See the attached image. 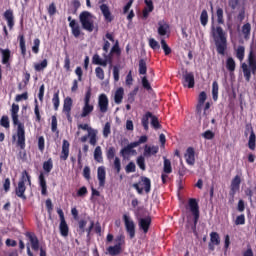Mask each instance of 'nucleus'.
Listing matches in <instances>:
<instances>
[{
	"mask_svg": "<svg viewBox=\"0 0 256 256\" xmlns=\"http://www.w3.org/2000/svg\"><path fill=\"white\" fill-rule=\"evenodd\" d=\"M12 123L16 128V134L12 136L13 141H16L17 147L25 149V124L19 121V104L13 103L10 109Z\"/></svg>",
	"mask_w": 256,
	"mask_h": 256,
	"instance_id": "1",
	"label": "nucleus"
},
{
	"mask_svg": "<svg viewBox=\"0 0 256 256\" xmlns=\"http://www.w3.org/2000/svg\"><path fill=\"white\" fill-rule=\"evenodd\" d=\"M212 35L218 55H225L227 51V32L221 26L212 27Z\"/></svg>",
	"mask_w": 256,
	"mask_h": 256,
	"instance_id": "2",
	"label": "nucleus"
},
{
	"mask_svg": "<svg viewBox=\"0 0 256 256\" xmlns=\"http://www.w3.org/2000/svg\"><path fill=\"white\" fill-rule=\"evenodd\" d=\"M78 129L87 131L86 135L79 138L80 143H87V140L89 139V143L92 145V147L97 145V141H99V138L97 137V135H99L98 129L89 126V124H79Z\"/></svg>",
	"mask_w": 256,
	"mask_h": 256,
	"instance_id": "3",
	"label": "nucleus"
},
{
	"mask_svg": "<svg viewBox=\"0 0 256 256\" xmlns=\"http://www.w3.org/2000/svg\"><path fill=\"white\" fill-rule=\"evenodd\" d=\"M248 65L243 63L241 66L245 81H247V83L251 81V73L252 75L256 74V54L253 50H250L248 54Z\"/></svg>",
	"mask_w": 256,
	"mask_h": 256,
	"instance_id": "4",
	"label": "nucleus"
},
{
	"mask_svg": "<svg viewBox=\"0 0 256 256\" xmlns=\"http://www.w3.org/2000/svg\"><path fill=\"white\" fill-rule=\"evenodd\" d=\"M25 183L31 185V175H29V172H27V170H24L22 172L21 178L18 182V187H16L15 189L16 196L20 199H23V201L27 200V196L25 195L27 187L25 186Z\"/></svg>",
	"mask_w": 256,
	"mask_h": 256,
	"instance_id": "5",
	"label": "nucleus"
},
{
	"mask_svg": "<svg viewBox=\"0 0 256 256\" xmlns=\"http://www.w3.org/2000/svg\"><path fill=\"white\" fill-rule=\"evenodd\" d=\"M79 21L84 31H88V33H93V31H95V21L93 20V14H91V12H81L79 15Z\"/></svg>",
	"mask_w": 256,
	"mask_h": 256,
	"instance_id": "6",
	"label": "nucleus"
},
{
	"mask_svg": "<svg viewBox=\"0 0 256 256\" xmlns=\"http://www.w3.org/2000/svg\"><path fill=\"white\" fill-rule=\"evenodd\" d=\"M134 189H136L138 195H143V191L146 194L151 193V179L145 176H141L140 180L137 183L132 185Z\"/></svg>",
	"mask_w": 256,
	"mask_h": 256,
	"instance_id": "7",
	"label": "nucleus"
},
{
	"mask_svg": "<svg viewBox=\"0 0 256 256\" xmlns=\"http://www.w3.org/2000/svg\"><path fill=\"white\" fill-rule=\"evenodd\" d=\"M91 91V88H88L85 93L84 106L82 107V112L80 114V117L82 119H85V117H89L95 109V106L91 104Z\"/></svg>",
	"mask_w": 256,
	"mask_h": 256,
	"instance_id": "8",
	"label": "nucleus"
},
{
	"mask_svg": "<svg viewBox=\"0 0 256 256\" xmlns=\"http://www.w3.org/2000/svg\"><path fill=\"white\" fill-rule=\"evenodd\" d=\"M149 141V137L147 135H142L137 141L128 144L126 147L122 148L120 153L122 157H126L127 155H131V153H135V147H139V145H143V143H147Z\"/></svg>",
	"mask_w": 256,
	"mask_h": 256,
	"instance_id": "9",
	"label": "nucleus"
},
{
	"mask_svg": "<svg viewBox=\"0 0 256 256\" xmlns=\"http://www.w3.org/2000/svg\"><path fill=\"white\" fill-rule=\"evenodd\" d=\"M25 236L29 239L33 251H40V256H47V248L39 247V238L33 232H26Z\"/></svg>",
	"mask_w": 256,
	"mask_h": 256,
	"instance_id": "10",
	"label": "nucleus"
},
{
	"mask_svg": "<svg viewBox=\"0 0 256 256\" xmlns=\"http://www.w3.org/2000/svg\"><path fill=\"white\" fill-rule=\"evenodd\" d=\"M188 207L194 217V228L197 227V223H199L200 211H199V202L197 199L190 198L188 200Z\"/></svg>",
	"mask_w": 256,
	"mask_h": 256,
	"instance_id": "11",
	"label": "nucleus"
},
{
	"mask_svg": "<svg viewBox=\"0 0 256 256\" xmlns=\"http://www.w3.org/2000/svg\"><path fill=\"white\" fill-rule=\"evenodd\" d=\"M123 221L126 229V233H128L130 239H135V221L129 217V215H123Z\"/></svg>",
	"mask_w": 256,
	"mask_h": 256,
	"instance_id": "12",
	"label": "nucleus"
},
{
	"mask_svg": "<svg viewBox=\"0 0 256 256\" xmlns=\"http://www.w3.org/2000/svg\"><path fill=\"white\" fill-rule=\"evenodd\" d=\"M71 109H73V99L71 97H66L64 99L62 113L66 115L67 121L73 123V117H71Z\"/></svg>",
	"mask_w": 256,
	"mask_h": 256,
	"instance_id": "13",
	"label": "nucleus"
},
{
	"mask_svg": "<svg viewBox=\"0 0 256 256\" xmlns=\"http://www.w3.org/2000/svg\"><path fill=\"white\" fill-rule=\"evenodd\" d=\"M241 189V175L237 174L232 180L230 184V191L229 195L232 197V199L235 198V195H237V191Z\"/></svg>",
	"mask_w": 256,
	"mask_h": 256,
	"instance_id": "14",
	"label": "nucleus"
},
{
	"mask_svg": "<svg viewBox=\"0 0 256 256\" xmlns=\"http://www.w3.org/2000/svg\"><path fill=\"white\" fill-rule=\"evenodd\" d=\"M98 107L100 113H107L109 111V98L107 94H100L98 97Z\"/></svg>",
	"mask_w": 256,
	"mask_h": 256,
	"instance_id": "15",
	"label": "nucleus"
},
{
	"mask_svg": "<svg viewBox=\"0 0 256 256\" xmlns=\"http://www.w3.org/2000/svg\"><path fill=\"white\" fill-rule=\"evenodd\" d=\"M151 216H147L145 218L138 219V227L140 231H143L144 235L149 233V229L151 227Z\"/></svg>",
	"mask_w": 256,
	"mask_h": 256,
	"instance_id": "16",
	"label": "nucleus"
},
{
	"mask_svg": "<svg viewBox=\"0 0 256 256\" xmlns=\"http://www.w3.org/2000/svg\"><path fill=\"white\" fill-rule=\"evenodd\" d=\"M69 27L72 31V35L76 38L79 39L81 37V26H79V23H77L76 20H73L71 16L68 17Z\"/></svg>",
	"mask_w": 256,
	"mask_h": 256,
	"instance_id": "17",
	"label": "nucleus"
},
{
	"mask_svg": "<svg viewBox=\"0 0 256 256\" xmlns=\"http://www.w3.org/2000/svg\"><path fill=\"white\" fill-rule=\"evenodd\" d=\"M183 85L184 87H188V89L195 87V75L193 72H186L183 75Z\"/></svg>",
	"mask_w": 256,
	"mask_h": 256,
	"instance_id": "18",
	"label": "nucleus"
},
{
	"mask_svg": "<svg viewBox=\"0 0 256 256\" xmlns=\"http://www.w3.org/2000/svg\"><path fill=\"white\" fill-rule=\"evenodd\" d=\"M3 17L8 25L9 30L13 31V27H15V16L13 15V10H6L3 14Z\"/></svg>",
	"mask_w": 256,
	"mask_h": 256,
	"instance_id": "19",
	"label": "nucleus"
},
{
	"mask_svg": "<svg viewBox=\"0 0 256 256\" xmlns=\"http://www.w3.org/2000/svg\"><path fill=\"white\" fill-rule=\"evenodd\" d=\"M106 177H107V171L105 170V166H99L97 169V179H98L99 187H105Z\"/></svg>",
	"mask_w": 256,
	"mask_h": 256,
	"instance_id": "20",
	"label": "nucleus"
},
{
	"mask_svg": "<svg viewBox=\"0 0 256 256\" xmlns=\"http://www.w3.org/2000/svg\"><path fill=\"white\" fill-rule=\"evenodd\" d=\"M17 40L19 41L20 53L25 59V57H27V44L25 41V34H19Z\"/></svg>",
	"mask_w": 256,
	"mask_h": 256,
	"instance_id": "21",
	"label": "nucleus"
},
{
	"mask_svg": "<svg viewBox=\"0 0 256 256\" xmlns=\"http://www.w3.org/2000/svg\"><path fill=\"white\" fill-rule=\"evenodd\" d=\"M184 157L188 165H195V148L188 147Z\"/></svg>",
	"mask_w": 256,
	"mask_h": 256,
	"instance_id": "22",
	"label": "nucleus"
},
{
	"mask_svg": "<svg viewBox=\"0 0 256 256\" xmlns=\"http://www.w3.org/2000/svg\"><path fill=\"white\" fill-rule=\"evenodd\" d=\"M159 153V146H149V145H145L144 146V152H143V156L144 157H152V155H156Z\"/></svg>",
	"mask_w": 256,
	"mask_h": 256,
	"instance_id": "23",
	"label": "nucleus"
},
{
	"mask_svg": "<svg viewBox=\"0 0 256 256\" xmlns=\"http://www.w3.org/2000/svg\"><path fill=\"white\" fill-rule=\"evenodd\" d=\"M69 147H70L69 141L63 140L62 151L60 154L61 161H67V159H69Z\"/></svg>",
	"mask_w": 256,
	"mask_h": 256,
	"instance_id": "24",
	"label": "nucleus"
},
{
	"mask_svg": "<svg viewBox=\"0 0 256 256\" xmlns=\"http://www.w3.org/2000/svg\"><path fill=\"white\" fill-rule=\"evenodd\" d=\"M100 10L102 15L104 16L105 21L111 23L113 21V15H111V10H109V6L107 4L100 5Z\"/></svg>",
	"mask_w": 256,
	"mask_h": 256,
	"instance_id": "25",
	"label": "nucleus"
},
{
	"mask_svg": "<svg viewBox=\"0 0 256 256\" xmlns=\"http://www.w3.org/2000/svg\"><path fill=\"white\" fill-rule=\"evenodd\" d=\"M144 3L146 7L143 9L142 15L144 19H147L149 17V13H153L155 6H153V0H145Z\"/></svg>",
	"mask_w": 256,
	"mask_h": 256,
	"instance_id": "26",
	"label": "nucleus"
},
{
	"mask_svg": "<svg viewBox=\"0 0 256 256\" xmlns=\"http://www.w3.org/2000/svg\"><path fill=\"white\" fill-rule=\"evenodd\" d=\"M124 95H125V90L123 89V87L118 88L114 94V103H116V105H121V103H123Z\"/></svg>",
	"mask_w": 256,
	"mask_h": 256,
	"instance_id": "27",
	"label": "nucleus"
},
{
	"mask_svg": "<svg viewBox=\"0 0 256 256\" xmlns=\"http://www.w3.org/2000/svg\"><path fill=\"white\" fill-rule=\"evenodd\" d=\"M59 231L62 237H69V225L66 220L60 221Z\"/></svg>",
	"mask_w": 256,
	"mask_h": 256,
	"instance_id": "28",
	"label": "nucleus"
},
{
	"mask_svg": "<svg viewBox=\"0 0 256 256\" xmlns=\"http://www.w3.org/2000/svg\"><path fill=\"white\" fill-rule=\"evenodd\" d=\"M0 53L2 55V65H9V60L11 59V50L0 48Z\"/></svg>",
	"mask_w": 256,
	"mask_h": 256,
	"instance_id": "29",
	"label": "nucleus"
},
{
	"mask_svg": "<svg viewBox=\"0 0 256 256\" xmlns=\"http://www.w3.org/2000/svg\"><path fill=\"white\" fill-rule=\"evenodd\" d=\"M169 33V24L158 22V35L165 37Z\"/></svg>",
	"mask_w": 256,
	"mask_h": 256,
	"instance_id": "30",
	"label": "nucleus"
},
{
	"mask_svg": "<svg viewBox=\"0 0 256 256\" xmlns=\"http://www.w3.org/2000/svg\"><path fill=\"white\" fill-rule=\"evenodd\" d=\"M39 185L41 187V194L47 195V180H45V175L43 173L39 175Z\"/></svg>",
	"mask_w": 256,
	"mask_h": 256,
	"instance_id": "31",
	"label": "nucleus"
},
{
	"mask_svg": "<svg viewBox=\"0 0 256 256\" xmlns=\"http://www.w3.org/2000/svg\"><path fill=\"white\" fill-rule=\"evenodd\" d=\"M59 90H56L52 97V103L54 106V111H59V105H61V99L59 98Z\"/></svg>",
	"mask_w": 256,
	"mask_h": 256,
	"instance_id": "32",
	"label": "nucleus"
},
{
	"mask_svg": "<svg viewBox=\"0 0 256 256\" xmlns=\"http://www.w3.org/2000/svg\"><path fill=\"white\" fill-rule=\"evenodd\" d=\"M203 105L201 103H198L196 105V118L198 119L199 123H201V121H205L207 123V120H205V116H203Z\"/></svg>",
	"mask_w": 256,
	"mask_h": 256,
	"instance_id": "33",
	"label": "nucleus"
},
{
	"mask_svg": "<svg viewBox=\"0 0 256 256\" xmlns=\"http://www.w3.org/2000/svg\"><path fill=\"white\" fill-rule=\"evenodd\" d=\"M153 117V113L146 112V114L142 117L141 123L145 131H149V119Z\"/></svg>",
	"mask_w": 256,
	"mask_h": 256,
	"instance_id": "34",
	"label": "nucleus"
},
{
	"mask_svg": "<svg viewBox=\"0 0 256 256\" xmlns=\"http://www.w3.org/2000/svg\"><path fill=\"white\" fill-rule=\"evenodd\" d=\"M108 255H111V256H117V255H121V251H123V249L119 246H109L107 249H106Z\"/></svg>",
	"mask_w": 256,
	"mask_h": 256,
	"instance_id": "35",
	"label": "nucleus"
},
{
	"mask_svg": "<svg viewBox=\"0 0 256 256\" xmlns=\"http://www.w3.org/2000/svg\"><path fill=\"white\" fill-rule=\"evenodd\" d=\"M94 160L97 163H103V151L101 150V146H97L94 150Z\"/></svg>",
	"mask_w": 256,
	"mask_h": 256,
	"instance_id": "36",
	"label": "nucleus"
},
{
	"mask_svg": "<svg viewBox=\"0 0 256 256\" xmlns=\"http://www.w3.org/2000/svg\"><path fill=\"white\" fill-rule=\"evenodd\" d=\"M242 33L244 35V39L249 40V38L251 37V24L250 23H246L242 26Z\"/></svg>",
	"mask_w": 256,
	"mask_h": 256,
	"instance_id": "37",
	"label": "nucleus"
},
{
	"mask_svg": "<svg viewBox=\"0 0 256 256\" xmlns=\"http://www.w3.org/2000/svg\"><path fill=\"white\" fill-rule=\"evenodd\" d=\"M212 99L213 101L219 99V83H217V81L212 83Z\"/></svg>",
	"mask_w": 256,
	"mask_h": 256,
	"instance_id": "38",
	"label": "nucleus"
},
{
	"mask_svg": "<svg viewBox=\"0 0 256 256\" xmlns=\"http://www.w3.org/2000/svg\"><path fill=\"white\" fill-rule=\"evenodd\" d=\"M163 173L171 174L173 173V167L171 166V160L164 157Z\"/></svg>",
	"mask_w": 256,
	"mask_h": 256,
	"instance_id": "39",
	"label": "nucleus"
},
{
	"mask_svg": "<svg viewBox=\"0 0 256 256\" xmlns=\"http://www.w3.org/2000/svg\"><path fill=\"white\" fill-rule=\"evenodd\" d=\"M210 243H213V245H221V237H219V233H210Z\"/></svg>",
	"mask_w": 256,
	"mask_h": 256,
	"instance_id": "40",
	"label": "nucleus"
},
{
	"mask_svg": "<svg viewBox=\"0 0 256 256\" xmlns=\"http://www.w3.org/2000/svg\"><path fill=\"white\" fill-rule=\"evenodd\" d=\"M248 147H249V149H251V151H255L256 136H255L254 131H252V133H250V137H249V140H248Z\"/></svg>",
	"mask_w": 256,
	"mask_h": 256,
	"instance_id": "41",
	"label": "nucleus"
},
{
	"mask_svg": "<svg viewBox=\"0 0 256 256\" xmlns=\"http://www.w3.org/2000/svg\"><path fill=\"white\" fill-rule=\"evenodd\" d=\"M200 23L203 27H206L207 23H209V14L207 13V10H202L200 15Z\"/></svg>",
	"mask_w": 256,
	"mask_h": 256,
	"instance_id": "42",
	"label": "nucleus"
},
{
	"mask_svg": "<svg viewBox=\"0 0 256 256\" xmlns=\"http://www.w3.org/2000/svg\"><path fill=\"white\" fill-rule=\"evenodd\" d=\"M216 17H217V23H219V25L225 24V19L223 18V8L217 7Z\"/></svg>",
	"mask_w": 256,
	"mask_h": 256,
	"instance_id": "43",
	"label": "nucleus"
},
{
	"mask_svg": "<svg viewBox=\"0 0 256 256\" xmlns=\"http://www.w3.org/2000/svg\"><path fill=\"white\" fill-rule=\"evenodd\" d=\"M47 65H49V62L47 59L42 60L40 63H36L34 65L35 71H43L44 69H47Z\"/></svg>",
	"mask_w": 256,
	"mask_h": 256,
	"instance_id": "44",
	"label": "nucleus"
},
{
	"mask_svg": "<svg viewBox=\"0 0 256 256\" xmlns=\"http://www.w3.org/2000/svg\"><path fill=\"white\" fill-rule=\"evenodd\" d=\"M139 74L147 75V62L145 61V59L139 60Z\"/></svg>",
	"mask_w": 256,
	"mask_h": 256,
	"instance_id": "45",
	"label": "nucleus"
},
{
	"mask_svg": "<svg viewBox=\"0 0 256 256\" xmlns=\"http://www.w3.org/2000/svg\"><path fill=\"white\" fill-rule=\"evenodd\" d=\"M43 170L46 173H51V171L53 170V159L49 158L47 161H45L43 163Z\"/></svg>",
	"mask_w": 256,
	"mask_h": 256,
	"instance_id": "46",
	"label": "nucleus"
},
{
	"mask_svg": "<svg viewBox=\"0 0 256 256\" xmlns=\"http://www.w3.org/2000/svg\"><path fill=\"white\" fill-rule=\"evenodd\" d=\"M236 57L240 61H243V59H245V46H238L237 47Z\"/></svg>",
	"mask_w": 256,
	"mask_h": 256,
	"instance_id": "47",
	"label": "nucleus"
},
{
	"mask_svg": "<svg viewBox=\"0 0 256 256\" xmlns=\"http://www.w3.org/2000/svg\"><path fill=\"white\" fill-rule=\"evenodd\" d=\"M235 67H236V64H235V60L233 59V57L227 58L226 69H228L230 72H233V71H235Z\"/></svg>",
	"mask_w": 256,
	"mask_h": 256,
	"instance_id": "48",
	"label": "nucleus"
},
{
	"mask_svg": "<svg viewBox=\"0 0 256 256\" xmlns=\"http://www.w3.org/2000/svg\"><path fill=\"white\" fill-rule=\"evenodd\" d=\"M0 125L1 127H4V129H9V127H11V122H9V116L3 115L0 119Z\"/></svg>",
	"mask_w": 256,
	"mask_h": 256,
	"instance_id": "49",
	"label": "nucleus"
},
{
	"mask_svg": "<svg viewBox=\"0 0 256 256\" xmlns=\"http://www.w3.org/2000/svg\"><path fill=\"white\" fill-rule=\"evenodd\" d=\"M39 47H41V40L36 38L33 40L32 53L35 55L39 54Z\"/></svg>",
	"mask_w": 256,
	"mask_h": 256,
	"instance_id": "50",
	"label": "nucleus"
},
{
	"mask_svg": "<svg viewBox=\"0 0 256 256\" xmlns=\"http://www.w3.org/2000/svg\"><path fill=\"white\" fill-rule=\"evenodd\" d=\"M149 47L153 49V51H159L161 49V45H159V42L155 40V38H150L149 39Z\"/></svg>",
	"mask_w": 256,
	"mask_h": 256,
	"instance_id": "51",
	"label": "nucleus"
},
{
	"mask_svg": "<svg viewBox=\"0 0 256 256\" xmlns=\"http://www.w3.org/2000/svg\"><path fill=\"white\" fill-rule=\"evenodd\" d=\"M151 126L153 127V129H161V124L159 123V118H157V116L153 115L151 116Z\"/></svg>",
	"mask_w": 256,
	"mask_h": 256,
	"instance_id": "52",
	"label": "nucleus"
},
{
	"mask_svg": "<svg viewBox=\"0 0 256 256\" xmlns=\"http://www.w3.org/2000/svg\"><path fill=\"white\" fill-rule=\"evenodd\" d=\"M160 43H161V47L164 51V55H171V47H169V45L167 44L165 39H161Z\"/></svg>",
	"mask_w": 256,
	"mask_h": 256,
	"instance_id": "53",
	"label": "nucleus"
},
{
	"mask_svg": "<svg viewBox=\"0 0 256 256\" xmlns=\"http://www.w3.org/2000/svg\"><path fill=\"white\" fill-rule=\"evenodd\" d=\"M4 193H9L11 191V179L5 178L2 184Z\"/></svg>",
	"mask_w": 256,
	"mask_h": 256,
	"instance_id": "54",
	"label": "nucleus"
},
{
	"mask_svg": "<svg viewBox=\"0 0 256 256\" xmlns=\"http://www.w3.org/2000/svg\"><path fill=\"white\" fill-rule=\"evenodd\" d=\"M115 243H116L115 244L116 246H119L122 248L123 245H125V235L120 234V235L116 236Z\"/></svg>",
	"mask_w": 256,
	"mask_h": 256,
	"instance_id": "55",
	"label": "nucleus"
},
{
	"mask_svg": "<svg viewBox=\"0 0 256 256\" xmlns=\"http://www.w3.org/2000/svg\"><path fill=\"white\" fill-rule=\"evenodd\" d=\"M136 163L141 171H145V169H147V167L145 166V157L139 156L136 160Z\"/></svg>",
	"mask_w": 256,
	"mask_h": 256,
	"instance_id": "56",
	"label": "nucleus"
},
{
	"mask_svg": "<svg viewBox=\"0 0 256 256\" xmlns=\"http://www.w3.org/2000/svg\"><path fill=\"white\" fill-rule=\"evenodd\" d=\"M51 131L52 133H59V130L57 129V116L55 115L51 117Z\"/></svg>",
	"mask_w": 256,
	"mask_h": 256,
	"instance_id": "57",
	"label": "nucleus"
},
{
	"mask_svg": "<svg viewBox=\"0 0 256 256\" xmlns=\"http://www.w3.org/2000/svg\"><path fill=\"white\" fill-rule=\"evenodd\" d=\"M95 73H96L97 79H100V81H103V79H105V71L103 70V68L96 67Z\"/></svg>",
	"mask_w": 256,
	"mask_h": 256,
	"instance_id": "58",
	"label": "nucleus"
},
{
	"mask_svg": "<svg viewBox=\"0 0 256 256\" xmlns=\"http://www.w3.org/2000/svg\"><path fill=\"white\" fill-rule=\"evenodd\" d=\"M106 157L108 161H113L115 159V147H109L106 152Z\"/></svg>",
	"mask_w": 256,
	"mask_h": 256,
	"instance_id": "59",
	"label": "nucleus"
},
{
	"mask_svg": "<svg viewBox=\"0 0 256 256\" xmlns=\"http://www.w3.org/2000/svg\"><path fill=\"white\" fill-rule=\"evenodd\" d=\"M47 11H48V15L50 17H53V15H55L57 13V6L55 5V2H52L48 8H47Z\"/></svg>",
	"mask_w": 256,
	"mask_h": 256,
	"instance_id": "60",
	"label": "nucleus"
},
{
	"mask_svg": "<svg viewBox=\"0 0 256 256\" xmlns=\"http://www.w3.org/2000/svg\"><path fill=\"white\" fill-rule=\"evenodd\" d=\"M111 53H114V55H121V48L119 47V40H116L115 44L111 48Z\"/></svg>",
	"mask_w": 256,
	"mask_h": 256,
	"instance_id": "61",
	"label": "nucleus"
},
{
	"mask_svg": "<svg viewBox=\"0 0 256 256\" xmlns=\"http://www.w3.org/2000/svg\"><path fill=\"white\" fill-rule=\"evenodd\" d=\"M136 169L135 162H129L125 167L126 173H135Z\"/></svg>",
	"mask_w": 256,
	"mask_h": 256,
	"instance_id": "62",
	"label": "nucleus"
},
{
	"mask_svg": "<svg viewBox=\"0 0 256 256\" xmlns=\"http://www.w3.org/2000/svg\"><path fill=\"white\" fill-rule=\"evenodd\" d=\"M113 167H114L116 173H121V159H119V157L114 158Z\"/></svg>",
	"mask_w": 256,
	"mask_h": 256,
	"instance_id": "63",
	"label": "nucleus"
},
{
	"mask_svg": "<svg viewBox=\"0 0 256 256\" xmlns=\"http://www.w3.org/2000/svg\"><path fill=\"white\" fill-rule=\"evenodd\" d=\"M235 225H245V214L236 217Z\"/></svg>",
	"mask_w": 256,
	"mask_h": 256,
	"instance_id": "64",
	"label": "nucleus"
}]
</instances>
